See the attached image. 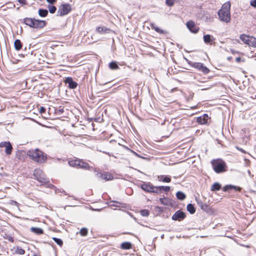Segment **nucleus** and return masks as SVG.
<instances>
[{
  "mask_svg": "<svg viewBox=\"0 0 256 256\" xmlns=\"http://www.w3.org/2000/svg\"><path fill=\"white\" fill-rule=\"evenodd\" d=\"M230 2H225L218 12V16L220 20L228 22L230 20Z\"/></svg>",
  "mask_w": 256,
  "mask_h": 256,
  "instance_id": "nucleus-1",
  "label": "nucleus"
},
{
  "mask_svg": "<svg viewBox=\"0 0 256 256\" xmlns=\"http://www.w3.org/2000/svg\"><path fill=\"white\" fill-rule=\"evenodd\" d=\"M28 156L32 160L40 164L46 162L47 160L46 155L38 148L29 150Z\"/></svg>",
  "mask_w": 256,
  "mask_h": 256,
  "instance_id": "nucleus-2",
  "label": "nucleus"
},
{
  "mask_svg": "<svg viewBox=\"0 0 256 256\" xmlns=\"http://www.w3.org/2000/svg\"><path fill=\"white\" fill-rule=\"evenodd\" d=\"M211 164L214 171L217 174L222 173L227 170L226 164L222 160H213Z\"/></svg>",
  "mask_w": 256,
  "mask_h": 256,
  "instance_id": "nucleus-3",
  "label": "nucleus"
},
{
  "mask_svg": "<svg viewBox=\"0 0 256 256\" xmlns=\"http://www.w3.org/2000/svg\"><path fill=\"white\" fill-rule=\"evenodd\" d=\"M68 164L71 166L86 170H90L91 168L88 162L79 158L70 160Z\"/></svg>",
  "mask_w": 256,
  "mask_h": 256,
  "instance_id": "nucleus-4",
  "label": "nucleus"
},
{
  "mask_svg": "<svg viewBox=\"0 0 256 256\" xmlns=\"http://www.w3.org/2000/svg\"><path fill=\"white\" fill-rule=\"evenodd\" d=\"M34 178L40 182L46 184L50 182L49 178L46 177L44 172L40 169H35L34 172Z\"/></svg>",
  "mask_w": 256,
  "mask_h": 256,
  "instance_id": "nucleus-5",
  "label": "nucleus"
},
{
  "mask_svg": "<svg viewBox=\"0 0 256 256\" xmlns=\"http://www.w3.org/2000/svg\"><path fill=\"white\" fill-rule=\"evenodd\" d=\"M71 6L69 4H62L57 11V16H62L66 15L71 11Z\"/></svg>",
  "mask_w": 256,
  "mask_h": 256,
  "instance_id": "nucleus-6",
  "label": "nucleus"
},
{
  "mask_svg": "<svg viewBox=\"0 0 256 256\" xmlns=\"http://www.w3.org/2000/svg\"><path fill=\"white\" fill-rule=\"evenodd\" d=\"M186 217V214L181 210H177L172 216V219L174 220L182 221Z\"/></svg>",
  "mask_w": 256,
  "mask_h": 256,
  "instance_id": "nucleus-7",
  "label": "nucleus"
},
{
  "mask_svg": "<svg viewBox=\"0 0 256 256\" xmlns=\"http://www.w3.org/2000/svg\"><path fill=\"white\" fill-rule=\"evenodd\" d=\"M0 148H5V152L7 155L12 154V146L10 142H2L0 143Z\"/></svg>",
  "mask_w": 256,
  "mask_h": 256,
  "instance_id": "nucleus-8",
  "label": "nucleus"
},
{
  "mask_svg": "<svg viewBox=\"0 0 256 256\" xmlns=\"http://www.w3.org/2000/svg\"><path fill=\"white\" fill-rule=\"evenodd\" d=\"M187 28L192 33L196 34L199 30V28L196 26L194 22L192 20H189L186 22Z\"/></svg>",
  "mask_w": 256,
  "mask_h": 256,
  "instance_id": "nucleus-9",
  "label": "nucleus"
},
{
  "mask_svg": "<svg viewBox=\"0 0 256 256\" xmlns=\"http://www.w3.org/2000/svg\"><path fill=\"white\" fill-rule=\"evenodd\" d=\"M210 118L208 114H204L196 118V122L200 124H208V120Z\"/></svg>",
  "mask_w": 256,
  "mask_h": 256,
  "instance_id": "nucleus-10",
  "label": "nucleus"
},
{
  "mask_svg": "<svg viewBox=\"0 0 256 256\" xmlns=\"http://www.w3.org/2000/svg\"><path fill=\"white\" fill-rule=\"evenodd\" d=\"M98 178L105 180H110L113 179L112 175L108 172H105L104 173L98 172L96 174Z\"/></svg>",
  "mask_w": 256,
  "mask_h": 256,
  "instance_id": "nucleus-11",
  "label": "nucleus"
},
{
  "mask_svg": "<svg viewBox=\"0 0 256 256\" xmlns=\"http://www.w3.org/2000/svg\"><path fill=\"white\" fill-rule=\"evenodd\" d=\"M65 82L68 84V88L70 89H74L78 86V84L70 77L66 78L65 80Z\"/></svg>",
  "mask_w": 256,
  "mask_h": 256,
  "instance_id": "nucleus-12",
  "label": "nucleus"
},
{
  "mask_svg": "<svg viewBox=\"0 0 256 256\" xmlns=\"http://www.w3.org/2000/svg\"><path fill=\"white\" fill-rule=\"evenodd\" d=\"M153 185L150 182H144L140 186L141 188L144 191L152 193Z\"/></svg>",
  "mask_w": 256,
  "mask_h": 256,
  "instance_id": "nucleus-13",
  "label": "nucleus"
},
{
  "mask_svg": "<svg viewBox=\"0 0 256 256\" xmlns=\"http://www.w3.org/2000/svg\"><path fill=\"white\" fill-rule=\"evenodd\" d=\"M196 201L198 205V206L200 208L206 212H208L210 210V208L208 204L206 203H204L200 200L196 198Z\"/></svg>",
  "mask_w": 256,
  "mask_h": 256,
  "instance_id": "nucleus-14",
  "label": "nucleus"
},
{
  "mask_svg": "<svg viewBox=\"0 0 256 256\" xmlns=\"http://www.w3.org/2000/svg\"><path fill=\"white\" fill-rule=\"evenodd\" d=\"M46 24V22L45 20H40L36 19L35 20V25L34 28L42 29L44 28Z\"/></svg>",
  "mask_w": 256,
  "mask_h": 256,
  "instance_id": "nucleus-15",
  "label": "nucleus"
},
{
  "mask_svg": "<svg viewBox=\"0 0 256 256\" xmlns=\"http://www.w3.org/2000/svg\"><path fill=\"white\" fill-rule=\"evenodd\" d=\"M232 189H234V190L238 191V192H240L242 190V188L240 186H237L232 185V184H228V185L225 186L223 188V191L226 192V191H228L229 190H231Z\"/></svg>",
  "mask_w": 256,
  "mask_h": 256,
  "instance_id": "nucleus-16",
  "label": "nucleus"
},
{
  "mask_svg": "<svg viewBox=\"0 0 256 256\" xmlns=\"http://www.w3.org/2000/svg\"><path fill=\"white\" fill-rule=\"evenodd\" d=\"M158 178L159 181L164 182H171V176L166 175L158 176Z\"/></svg>",
  "mask_w": 256,
  "mask_h": 256,
  "instance_id": "nucleus-17",
  "label": "nucleus"
},
{
  "mask_svg": "<svg viewBox=\"0 0 256 256\" xmlns=\"http://www.w3.org/2000/svg\"><path fill=\"white\" fill-rule=\"evenodd\" d=\"M96 30L100 34L109 33L111 30L105 26H98L96 28Z\"/></svg>",
  "mask_w": 256,
  "mask_h": 256,
  "instance_id": "nucleus-18",
  "label": "nucleus"
},
{
  "mask_svg": "<svg viewBox=\"0 0 256 256\" xmlns=\"http://www.w3.org/2000/svg\"><path fill=\"white\" fill-rule=\"evenodd\" d=\"M215 40L214 38H213L212 36L210 34H206L204 36V40L205 43L206 44H212V42Z\"/></svg>",
  "mask_w": 256,
  "mask_h": 256,
  "instance_id": "nucleus-19",
  "label": "nucleus"
},
{
  "mask_svg": "<svg viewBox=\"0 0 256 256\" xmlns=\"http://www.w3.org/2000/svg\"><path fill=\"white\" fill-rule=\"evenodd\" d=\"M31 232H33L34 234H42L44 233V230L40 228H37V227H32L30 228Z\"/></svg>",
  "mask_w": 256,
  "mask_h": 256,
  "instance_id": "nucleus-20",
  "label": "nucleus"
},
{
  "mask_svg": "<svg viewBox=\"0 0 256 256\" xmlns=\"http://www.w3.org/2000/svg\"><path fill=\"white\" fill-rule=\"evenodd\" d=\"M132 248V244L130 242H124L120 245V248L124 250H130Z\"/></svg>",
  "mask_w": 256,
  "mask_h": 256,
  "instance_id": "nucleus-21",
  "label": "nucleus"
},
{
  "mask_svg": "<svg viewBox=\"0 0 256 256\" xmlns=\"http://www.w3.org/2000/svg\"><path fill=\"white\" fill-rule=\"evenodd\" d=\"M240 38L242 41L244 42V43L248 45L249 40L250 38V36L244 34H242L240 35Z\"/></svg>",
  "mask_w": 256,
  "mask_h": 256,
  "instance_id": "nucleus-22",
  "label": "nucleus"
},
{
  "mask_svg": "<svg viewBox=\"0 0 256 256\" xmlns=\"http://www.w3.org/2000/svg\"><path fill=\"white\" fill-rule=\"evenodd\" d=\"M222 188L221 184L218 182H214L210 190L213 192L218 191Z\"/></svg>",
  "mask_w": 256,
  "mask_h": 256,
  "instance_id": "nucleus-23",
  "label": "nucleus"
},
{
  "mask_svg": "<svg viewBox=\"0 0 256 256\" xmlns=\"http://www.w3.org/2000/svg\"><path fill=\"white\" fill-rule=\"evenodd\" d=\"M38 14L40 16L44 18L48 14V10L46 9L40 8L38 11Z\"/></svg>",
  "mask_w": 256,
  "mask_h": 256,
  "instance_id": "nucleus-24",
  "label": "nucleus"
},
{
  "mask_svg": "<svg viewBox=\"0 0 256 256\" xmlns=\"http://www.w3.org/2000/svg\"><path fill=\"white\" fill-rule=\"evenodd\" d=\"M14 48L16 50H19L22 48V44L20 40L16 39L14 42Z\"/></svg>",
  "mask_w": 256,
  "mask_h": 256,
  "instance_id": "nucleus-25",
  "label": "nucleus"
},
{
  "mask_svg": "<svg viewBox=\"0 0 256 256\" xmlns=\"http://www.w3.org/2000/svg\"><path fill=\"white\" fill-rule=\"evenodd\" d=\"M186 210L190 214H194L196 212V208L194 205L192 204H188L187 205Z\"/></svg>",
  "mask_w": 256,
  "mask_h": 256,
  "instance_id": "nucleus-26",
  "label": "nucleus"
},
{
  "mask_svg": "<svg viewBox=\"0 0 256 256\" xmlns=\"http://www.w3.org/2000/svg\"><path fill=\"white\" fill-rule=\"evenodd\" d=\"M176 196L178 200H184L186 198V194L181 191H178L176 193Z\"/></svg>",
  "mask_w": 256,
  "mask_h": 256,
  "instance_id": "nucleus-27",
  "label": "nucleus"
},
{
  "mask_svg": "<svg viewBox=\"0 0 256 256\" xmlns=\"http://www.w3.org/2000/svg\"><path fill=\"white\" fill-rule=\"evenodd\" d=\"M248 45L250 46L256 47V38L254 36H250Z\"/></svg>",
  "mask_w": 256,
  "mask_h": 256,
  "instance_id": "nucleus-28",
  "label": "nucleus"
},
{
  "mask_svg": "<svg viewBox=\"0 0 256 256\" xmlns=\"http://www.w3.org/2000/svg\"><path fill=\"white\" fill-rule=\"evenodd\" d=\"M109 67L111 70H117L119 68L118 62L114 61H112L109 64Z\"/></svg>",
  "mask_w": 256,
  "mask_h": 256,
  "instance_id": "nucleus-29",
  "label": "nucleus"
},
{
  "mask_svg": "<svg viewBox=\"0 0 256 256\" xmlns=\"http://www.w3.org/2000/svg\"><path fill=\"white\" fill-rule=\"evenodd\" d=\"M150 26H151V28L152 29H154L157 32L161 34H164V32L163 30H161L158 27L156 26L154 24H152Z\"/></svg>",
  "mask_w": 256,
  "mask_h": 256,
  "instance_id": "nucleus-30",
  "label": "nucleus"
},
{
  "mask_svg": "<svg viewBox=\"0 0 256 256\" xmlns=\"http://www.w3.org/2000/svg\"><path fill=\"white\" fill-rule=\"evenodd\" d=\"M162 192V190H161V186H152V193H156L157 194H159Z\"/></svg>",
  "mask_w": 256,
  "mask_h": 256,
  "instance_id": "nucleus-31",
  "label": "nucleus"
},
{
  "mask_svg": "<svg viewBox=\"0 0 256 256\" xmlns=\"http://www.w3.org/2000/svg\"><path fill=\"white\" fill-rule=\"evenodd\" d=\"M33 18H26L23 20L24 23L26 24V25L29 26L30 27V26L32 24Z\"/></svg>",
  "mask_w": 256,
  "mask_h": 256,
  "instance_id": "nucleus-32",
  "label": "nucleus"
},
{
  "mask_svg": "<svg viewBox=\"0 0 256 256\" xmlns=\"http://www.w3.org/2000/svg\"><path fill=\"white\" fill-rule=\"evenodd\" d=\"M192 67L198 69V70H200L201 68L202 67L204 64L201 62H194L192 64Z\"/></svg>",
  "mask_w": 256,
  "mask_h": 256,
  "instance_id": "nucleus-33",
  "label": "nucleus"
},
{
  "mask_svg": "<svg viewBox=\"0 0 256 256\" xmlns=\"http://www.w3.org/2000/svg\"><path fill=\"white\" fill-rule=\"evenodd\" d=\"M48 10L50 14H54L56 10V8L53 4H49L48 6Z\"/></svg>",
  "mask_w": 256,
  "mask_h": 256,
  "instance_id": "nucleus-34",
  "label": "nucleus"
},
{
  "mask_svg": "<svg viewBox=\"0 0 256 256\" xmlns=\"http://www.w3.org/2000/svg\"><path fill=\"white\" fill-rule=\"evenodd\" d=\"M52 240L58 246H62L63 242H62V240L60 238H56V237H54V238H52Z\"/></svg>",
  "mask_w": 256,
  "mask_h": 256,
  "instance_id": "nucleus-35",
  "label": "nucleus"
},
{
  "mask_svg": "<svg viewBox=\"0 0 256 256\" xmlns=\"http://www.w3.org/2000/svg\"><path fill=\"white\" fill-rule=\"evenodd\" d=\"M88 230L86 228H82L80 231V233L82 236H86L88 234Z\"/></svg>",
  "mask_w": 256,
  "mask_h": 256,
  "instance_id": "nucleus-36",
  "label": "nucleus"
},
{
  "mask_svg": "<svg viewBox=\"0 0 256 256\" xmlns=\"http://www.w3.org/2000/svg\"><path fill=\"white\" fill-rule=\"evenodd\" d=\"M200 71L202 72L204 74H207L210 72V70L206 66L204 65L201 68Z\"/></svg>",
  "mask_w": 256,
  "mask_h": 256,
  "instance_id": "nucleus-37",
  "label": "nucleus"
},
{
  "mask_svg": "<svg viewBox=\"0 0 256 256\" xmlns=\"http://www.w3.org/2000/svg\"><path fill=\"white\" fill-rule=\"evenodd\" d=\"M140 214L143 216H148L150 214V212L147 210H142L140 211Z\"/></svg>",
  "mask_w": 256,
  "mask_h": 256,
  "instance_id": "nucleus-38",
  "label": "nucleus"
},
{
  "mask_svg": "<svg viewBox=\"0 0 256 256\" xmlns=\"http://www.w3.org/2000/svg\"><path fill=\"white\" fill-rule=\"evenodd\" d=\"M160 201L161 202V204H163L164 205H165V206H168V200L164 197L163 198H160Z\"/></svg>",
  "mask_w": 256,
  "mask_h": 256,
  "instance_id": "nucleus-39",
  "label": "nucleus"
},
{
  "mask_svg": "<svg viewBox=\"0 0 256 256\" xmlns=\"http://www.w3.org/2000/svg\"><path fill=\"white\" fill-rule=\"evenodd\" d=\"M166 4L168 6H172L174 4V0H166Z\"/></svg>",
  "mask_w": 256,
  "mask_h": 256,
  "instance_id": "nucleus-40",
  "label": "nucleus"
},
{
  "mask_svg": "<svg viewBox=\"0 0 256 256\" xmlns=\"http://www.w3.org/2000/svg\"><path fill=\"white\" fill-rule=\"evenodd\" d=\"M161 190L162 192H168L170 190V187L169 186H161Z\"/></svg>",
  "mask_w": 256,
  "mask_h": 256,
  "instance_id": "nucleus-41",
  "label": "nucleus"
},
{
  "mask_svg": "<svg viewBox=\"0 0 256 256\" xmlns=\"http://www.w3.org/2000/svg\"><path fill=\"white\" fill-rule=\"evenodd\" d=\"M16 252L18 254L22 255V254H24L25 250L24 249H22V248H18L17 250H16Z\"/></svg>",
  "mask_w": 256,
  "mask_h": 256,
  "instance_id": "nucleus-42",
  "label": "nucleus"
},
{
  "mask_svg": "<svg viewBox=\"0 0 256 256\" xmlns=\"http://www.w3.org/2000/svg\"><path fill=\"white\" fill-rule=\"evenodd\" d=\"M250 5L256 8V0H251L250 2Z\"/></svg>",
  "mask_w": 256,
  "mask_h": 256,
  "instance_id": "nucleus-43",
  "label": "nucleus"
},
{
  "mask_svg": "<svg viewBox=\"0 0 256 256\" xmlns=\"http://www.w3.org/2000/svg\"><path fill=\"white\" fill-rule=\"evenodd\" d=\"M110 202H112L114 203V204H111L110 206H117V207H118L119 206H118L117 204H120V202H117V201H111Z\"/></svg>",
  "mask_w": 256,
  "mask_h": 256,
  "instance_id": "nucleus-44",
  "label": "nucleus"
},
{
  "mask_svg": "<svg viewBox=\"0 0 256 256\" xmlns=\"http://www.w3.org/2000/svg\"><path fill=\"white\" fill-rule=\"evenodd\" d=\"M64 112V110L63 108H60L56 110V113L60 114H62Z\"/></svg>",
  "mask_w": 256,
  "mask_h": 256,
  "instance_id": "nucleus-45",
  "label": "nucleus"
},
{
  "mask_svg": "<svg viewBox=\"0 0 256 256\" xmlns=\"http://www.w3.org/2000/svg\"><path fill=\"white\" fill-rule=\"evenodd\" d=\"M46 111V109L44 107V106H41L40 108V110H39V112L40 114H42V113H44Z\"/></svg>",
  "mask_w": 256,
  "mask_h": 256,
  "instance_id": "nucleus-46",
  "label": "nucleus"
},
{
  "mask_svg": "<svg viewBox=\"0 0 256 256\" xmlns=\"http://www.w3.org/2000/svg\"><path fill=\"white\" fill-rule=\"evenodd\" d=\"M50 4H54L56 3L57 0H46Z\"/></svg>",
  "mask_w": 256,
  "mask_h": 256,
  "instance_id": "nucleus-47",
  "label": "nucleus"
},
{
  "mask_svg": "<svg viewBox=\"0 0 256 256\" xmlns=\"http://www.w3.org/2000/svg\"><path fill=\"white\" fill-rule=\"evenodd\" d=\"M36 20V18H32V20H33V22H32V24H31V26H30V28H34V25H35V20Z\"/></svg>",
  "mask_w": 256,
  "mask_h": 256,
  "instance_id": "nucleus-48",
  "label": "nucleus"
},
{
  "mask_svg": "<svg viewBox=\"0 0 256 256\" xmlns=\"http://www.w3.org/2000/svg\"><path fill=\"white\" fill-rule=\"evenodd\" d=\"M18 2L20 4H26V0H18Z\"/></svg>",
  "mask_w": 256,
  "mask_h": 256,
  "instance_id": "nucleus-49",
  "label": "nucleus"
},
{
  "mask_svg": "<svg viewBox=\"0 0 256 256\" xmlns=\"http://www.w3.org/2000/svg\"><path fill=\"white\" fill-rule=\"evenodd\" d=\"M237 149H238V150H240V152H242V153H244V154L246 153V152L244 150H243L242 148H238V147H237Z\"/></svg>",
  "mask_w": 256,
  "mask_h": 256,
  "instance_id": "nucleus-50",
  "label": "nucleus"
},
{
  "mask_svg": "<svg viewBox=\"0 0 256 256\" xmlns=\"http://www.w3.org/2000/svg\"><path fill=\"white\" fill-rule=\"evenodd\" d=\"M8 240L9 242H14V239L12 237L10 236L8 238Z\"/></svg>",
  "mask_w": 256,
  "mask_h": 256,
  "instance_id": "nucleus-51",
  "label": "nucleus"
},
{
  "mask_svg": "<svg viewBox=\"0 0 256 256\" xmlns=\"http://www.w3.org/2000/svg\"><path fill=\"white\" fill-rule=\"evenodd\" d=\"M236 61L237 62H240L241 61V58L240 57H238L236 59Z\"/></svg>",
  "mask_w": 256,
  "mask_h": 256,
  "instance_id": "nucleus-52",
  "label": "nucleus"
},
{
  "mask_svg": "<svg viewBox=\"0 0 256 256\" xmlns=\"http://www.w3.org/2000/svg\"><path fill=\"white\" fill-rule=\"evenodd\" d=\"M132 152H133V153H134L136 156H138V157H140V156H139V155H138L136 152H134V151H132Z\"/></svg>",
  "mask_w": 256,
  "mask_h": 256,
  "instance_id": "nucleus-53",
  "label": "nucleus"
},
{
  "mask_svg": "<svg viewBox=\"0 0 256 256\" xmlns=\"http://www.w3.org/2000/svg\"><path fill=\"white\" fill-rule=\"evenodd\" d=\"M108 82H102V83L100 84H102V85H105V84H108Z\"/></svg>",
  "mask_w": 256,
  "mask_h": 256,
  "instance_id": "nucleus-54",
  "label": "nucleus"
},
{
  "mask_svg": "<svg viewBox=\"0 0 256 256\" xmlns=\"http://www.w3.org/2000/svg\"><path fill=\"white\" fill-rule=\"evenodd\" d=\"M210 88V86H209L208 88H202V90H206L209 89Z\"/></svg>",
  "mask_w": 256,
  "mask_h": 256,
  "instance_id": "nucleus-55",
  "label": "nucleus"
},
{
  "mask_svg": "<svg viewBox=\"0 0 256 256\" xmlns=\"http://www.w3.org/2000/svg\"><path fill=\"white\" fill-rule=\"evenodd\" d=\"M12 202H14V204H17L18 202L14 201H12Z\"/></svg>",
  "mask_w": 256,
  "mask_h": 256,
  "instance_id": "nucleus-56",
  "label": "nucleus"
},
{
  "mask_svg": "<svg viewBox=\"0 0 256 256\" xmlns=\"http://www.w3.org/2000/svg\"><path fill=\"white\" fill-rule=\"evenodd\" d=\"M12 202H14V204H17L18 202L14 201H12Z\"/></svg>",
  "mask_w": 256,
  "mask_h": 256,
  "instance_id": "nucleus-57",
  "label": "nucleus"
},
{
  "mask_svg": "<svg viewBox=\"0 0 256 256\" xmlns=\"http://www.w3.org/2000/svg\"><path fill=\"white\" fill-rule=\"evenodd\" d=\"M157 208H160V207H158V206H157Z\"/></svg>",
  "mask_w": 256,
  "mask_h": 256,
  "instance_id": "nucleus-58",
  "label": "nucleus"
}]
</instances>
